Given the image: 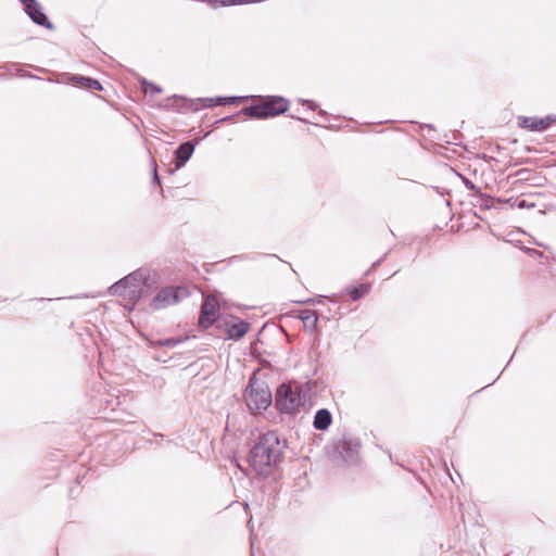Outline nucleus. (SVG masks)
Instances as JSON below:
<instances>
[{
  "instance_id": "obj_31",
  "label": "nucleus",
  "mask_w": 556,
  "mask_h": 556,
  "mask_svg": "<svg viewBox=\"0 0 556 556\" xmlns=\"http://www.w3.org/2000/svg\"><path fill=\"white\" fill-rule=\"evenodd\" d=\"M533 206H534V204H528L526 200H520L517 203L518 208H526V207L528 208V207H533Z\"/></svg>"
},
{
  "instance_id": "obj_23",
  "label": "nucleus",
  "mask_w": 556,
  "mask_h": 556,
  "mask_svg": "<svg viewBox=\"0 0 556 556\" xmlns=\"http://www.w3.org/2000/svg\"><path fill=\"white\" fill-rule=\"evenodd\" d=\"M181 342L180 339H177V338H168V339H164V340H160L156 342L157 345H161V346H167V348H174L176 346L177 344H179Z\"/></svg>"
},
{
  "instance_id": "obj_21",
  "label": "nucleus",
  "mask_w": 556,
  "mask_h": 556,
  "mask_svg": "<svg viewBox=\"0 0 556 556\" xmlns=\"http://www.w3.org/2000/svg\"><path fill=\"white\" fill-rule=\"evenodd\" d=\"M143 91H144V93H151V94L161 93L162 88L159 87L157 85H155L153 83H149L144 79L143 80Z\"/></svg>"
},
{
  "instance_id": "obj_22",
  "label": "nucleus",
  "mask_w": 556,
  "mask_h": 556,
  "mask_svg": "<svg viewBox=\"0 0 556 556\" xmlns=\"http://www.w3.org/2000/svg\"><path fill=\"white\" fill-rule=\"evenodd\" d=\"M78 79L83 80V81H88V85H86V89H93V90H102L103 89L101 83L97 79H93V78H78Z\"/></svg>"
},
{
  "instance_id": "obj_33",
  "label": "nucleus",
  "mask_w": 556,
  "mask_h": 556,
  "mask_svg": "<svg viewBox=\"0 0 556 556\" xmlns=\"http://www.w3.org/2000/svg\"><path fill=\"white\" fill-rule=\"evenodd\" d=\"M318 115L324 117V118H327L329 116V114L326 111H324V110H319L318 111Z\"/></svg>"
},
{
  "instance_id": "obj_18",
  "label": "nucleus",
  "mask_w": 556,
  "mask_h": 556,
  "mask_svg": "<svg viewBox=\"0 0 556 556\" xmlns=\"http://www.w3.org/2000/svg\"><path fill=\"white\" fill-rule=\"evenodd\" d=\"M255 99L256 97L254 96H232V97H217V102H222V105L223 104H229V105H235V104H238V103H241V102H244L247 101L248 99Z\"/></svg>"
},
{
  "instance_id": "obj_6",
  "label": "nucleus",
  "mask_w": 556,
  "mask_h": 556,
  "mask_svg": "<svg viewBox=\"0 0 556 556\" xmlns=\"http://www.w3.org/2000/svg\"><path fill=\"white\" fill-rule=\"evenodd\" d=\"M189 296V291L185 287H164L152 299L151 306L154 309H162L169 305L177 304Z\"/></svg>"
},
{
  "instance_id": "obj_27",
  "label": "nucleus",
  "mask_w": 556,
  "mask_h": 556,
  "mask_svg": "<svg viewBox=\"0 0 556 556\" xmlns=\"http://www.w3.org/2000/svg\"><path fill=\"white\" fill-rule=\"evenodd\" d=\"M152 184H156L159 186H161V179H160V176L157 174V169H156V163L155 161L153 160V176H152Z\"/></svg>"
},
{
  "instance_id": "obj_26",
  "label": "nucleus",
  "mask_w": 556,
  "mask_h": 556,
  "mask_svg": "<svg viewBox=\"0 0 556 556\" xmlns=\"http://www.w3.org/2000/svg\"><path fill=\"white\" fill-rule=\"evenodd\" d=\"M463 181H464L465 187L468 190L473 191L475 194H480V191H481L480 188H478L471 180H469L468 178L463 177Z\"/></svg>"
},
{
  "instance_id": "obj_37",
  "label": "nucleus",
  "mask_w": 556,
  "mask_h": 556,
  "mask_svg": "<svg viewBox=\"0 0 556 556\" xmlns=\"http://www.w3.org/2000/svg\"><path fill=\"white\" fill-rule=\"evenodd\" d=\"M155 437H156V438H161V439H163V438H164V435H163V434H161V433L155 434Z\"/></svg>"
},
{
  "instance_id": "obj_3",
  "label": "nucleus",
  "mask_w": 556,
  "mask_h": 556,
  "mask_svg": "<svg viewBox=\"0 0 556 556\" xmlns=\"http://www.w3.org/2000/svg\"><path fill=\"white\" fill-rule=\"evenodd\" d=\"M255 99H258L260 103L244 106L237 114H243V116L255 119H265L283 114L289 109V101L280 96L256 97Z\"/></svg>"
},
{
  "instance_id": "obj_12",
  "label": "nucleus",
  "mask_w": 556,
  "mask_h": 556,
  "mask_svg": "<svg viewBox=\"0 0 556 556\" xmlns=\"http://www.w3.org/2000/svg\"><path fill=\"white\" fill-rule=\"evenodd\" d=\"M134 280L132 271L128 274L127 276L123 277L118 281L114 282L109 288V293L114 296H124L131 301V292L129 287V281Z\"/></svg>"
},
{
  "instance_id": "obj_32",
  "label": "nucleus",
  "mask_w": 556,
  "mask_h": 556,
  "mask_svg": "<svg viewBox=\"0 0 556 556\" xmlns=\"http://www.w3.org/2000/svg\"><path fill=\"white\" fill-rule=\"evenodd\" d=\"M232 258H238V260H254V256H251L249 254H243V255H236V256H232Z\"/></svg>"
},
{
  "instance_id": "obj_16",
  "label": "nucleus",
  "mask_w": 556,
  "mask_h": 556,
  "mask_svg": "<svg viewBox=\"0 0 556 556\" xmlns=\"http://www.w3.org/2000/svg\"><path fill=\"white\" fill-rule=\"evenodd\" d=\"M370 291L369 283H361L357 287H348L346 293L351 296L353 301H358L363 296H365Z\"/></svg>"
},
{
  "instance_id": "obj_30",
  "label": "nucleus",
  "mask_w": 556,
  "mask_h": 556,
  "mask_svg": "<svg viewBox=\"0 0 556 556\" xmlns=\"http://www.w3.org/2000/svg\"><path fill=\"white\" fill-rule=\"evenodd\" d=\"M386 256H387V253H386L382 257H380L379 260H377L376 262H374V263H372V265H371V268H370V269H368V270L365 273V276H368V275L370 274V270H371V269L377 268L378 266H380V264L384 261Z\"/></svg>"
},
{
  "instance_id": "obj_7",
  "label": "nucleus",
  "mask_w": 556,
  "mask_h": 556,
  "mask_svg": "<svg viewBox=\"0 0 556 556\" xmlns=\"http://www.w3.org/2000/svg\"><path fill=\"white\" fill-rule=\"evenodd\" d=\"M217 329L226 332V339L240 340L250 330V324L235 316L217 320Z\"/></svg>"
},
{
  "instance_id": "obj_25",
  "label": "nucleus",
  "mask_w": 556,
  "mask_h": 556,
  "mask_svg": "<svg viewBox=\"0 0 556 556\" xmlns=\"http://www.w3.org/2000/svg\"><path fill=\"white\" fill-rule=\"evenodd\" d=\"M533 172L529 168H521L517 172V176L520 180H531Z\"/></svg>"
},
{
  "instance_id": "obj_24",
  "label": "nucleus",
  "mask_w": 556,
  "mask_h": 556,
  "mask_svg": "<svg viewBox=\"0 0 556 556\" xmlns=\"http://www.w3.org/2000/svg\"><path fill=\"white\" fill-rule=\"evenodd\" d=\"M77 78H88V77L87 76H81V75H72L71 79H70L73 85L86 89V85H88V81H83V80H79Z\"/></svg>"
},
{
  "instance_id": "obj_1",
  "label": "nucleus",
  "mask_w": 556,
  "mask_h": 556,
  "mask_svg": "<svg viewBox=\"0 0 556 556\" xmlns=\"http://www.w3.org/2000/svg\"><path fill=\"white\" fill-rule=\"evenodd\" d=\"M286 447V441H281L275 431L260 435L250 450V466L257 475L268 476L270 468L281 462Z\"/></svg>"
},
{
  "instance_id": "obj_13",
  "label": "nucleus",
  "mask_w": 556,
  "mask_h": 556,
  "mask_svg": "<svg viewBox=\"0 0 556 556\" xmlns=\"http://www.w3.org/2000/svg\"><path fill=\"white\" fill-rule=\"evenodd\" d=\"M194 151V144L191 141H185L175 150V167L181 168L191 157Z\"/></svg>"
},
{
  "instance_id": "obj_8",
  "label": "nucleus",
  "mask_w": 556,
  "mask_h": 556,
  "mask_svg": "<svg viewBox=\"0 0 556 556\" xmlns=\"http://www.w3.org/2000/svg\"><path fill=\"white\" fill-rule=\"evenodd\" d=\"M218 319H223L219 316L218 301L214 296H208L201 305L198 324L201 328L207 329L214 324L217 325Z\"/></svg>"
},
{
  "instance_id": "obj_20",
  "label": "nucleus",
  "mask_w": 556,
  "mask_h": 556,
  "mask_svg": "<svg viewBox=\"0 0 556 556\" xmlns=\"http://www.w3.org/2000/svg\"><path fill=\"white\" fill-rule=\"evenodd\" d=\"M479 200L477 201L480 207L490 210L493 206L494 199L490 195H486L480 191V194H476Z\"/></svg>"
},
{
  "instance_id": "obj_17",
  "label": "nucleus",
  "mask_w": 556,
  "mask_h": 556,
  "mask_svg": "<svg viewBox=\"0 0 556 556\" xmlns=\"http://www.w3.org/2000/svg\"><path fill=\"white\" fill-rule=\"evenodd\" d=\"M300 319L303 321L305 327H311L313 330L316 329L318 316L315 311H312V309L301 311Z\"/></svg>"
},
{
  "instance_id": "obj_19",
  "label": "nucleus",
  "mask_w": 556,
  "mask_h": 556,
  "mask_svg": "<svg viewBox=\"0 0 556 556\" xmlns=\"http://www.w3.org/2000/svg\"><path fill=\"white\" fill-rule=\"evenodd\" d=\"M142 283V280L139 279L138 277H136V280H130L129 281V289H130V292L132 293L131 294V301L132 302H138L140 299H142V292H141V285Z\"/></svg>"
},
{
  "instance_id": "obj_9",
  "label": "nucleus",
  "mask_w": 556,
  "mask_h": 556,
  "mask_svg": "<svg viewBox=\"0 0 556 556\" xmlns=\"http://www.w3.org/2000/svg\"><path fill=\"white\" fill-rule=\"evenodd\" d=\"M20 2L23 4V10L33 23L49 30L54 29V25L50 22L47 14L43 12L42 5L37 0H20Z\"/></svg>"
},
{
  "instance_id": "obj_35",
  "label": "nucleus",
  "mask_w": 556,
  "mask_h": 556,
  "mask_svg": "<svg viewBox=\"0 0 556 556\" xmlns=\"http://www.w3.org/2000/svg\"><path fill=\"white\" fill-rule=\"evenodd\" d=\"M291 117H292V118H296V119H299L300 122H303V123H305V124H307V123H308V121H307V119L302 118V117H296V116H294V115H291Z\"/></svg>"
},
{
  "instance_id": "obj_2",
  "label": "nucleus",
  "mask_w": 556,
  "mask_h": 556,
  "mask_svg": "<svg viewBox=\"0 0 556 556\" xmlns=\"http://www.w3.org/2000/svg\"><path fill=\"white\" fill-rule=\"evenodd\" d=\"M315 386L316 382L312 380L280 384L275 394L276 409L282 415L295 416L311 401V391Z\"/></svg>"
},
{
  "instance_id": "obj_36",
  "label": "nucleus",
  "mask_w": 556,
  "mask_h": 556,
  "mask_svg": "<svg viewBox=\"0 0 556 556\" xmlns=\"http://www.w3.org/2000/svg\"><path fill=\"white\" fill-rule=\"evenodd\" d=\"M425 126L429 129H433V126L431 124H426Z\"/></svg>"
},
{
  "instance_id": "obj_4",
  "label": "nucleus",
  "mask_w": 556,
  "mask_h": 556,
  "mask_svg": "<svg viewBox=\"0 0 556 556\" xmlns=\"http://www.w3.org/2000/svg\"><path fill=\"white\" fill-rule=\"evenodd\" d=\"M243 396L248 405V408L252 413L267 409V407L271 404L273 401L271 392L267 384L263 381L256 380L255 376H252L250 378L249 384L245 388Z\"/></svg>"
},
{
  "instance_id": "obj_15",
  "label": "nucleus",
  "mask_w": 556,
  "mask_h": 556,
  "mask_svg": "<svg viewBox=\"0 0 556 556\" xmlns=\"http://www.w3.org/2000/svg\"><path fill=\"white\" fill-rule=\"evenodd\" d=\"M217 97L215 98H197L194 100H190L189 108L193 111H199L205 108H214L217 105H222V102H217Z\"/></svg>"
},
{
  "instance_id": "obj_10",
  "label": "nucleus",
  "mask_w": 556,
  "mask_h": 556,
  "mask_svg": "<svg viewBox=\"0 0 556 556\" xmlns=\"http://www.w3.org/2000/svg\"><path fill=\"white\" fill-rule=\"evenodd\" d=\"M134 280H136V277L142 280L141 292L142 298L149 296L153 290H155L160 285V275L147 267H141L132 271Z\"/></svg>"
},
{
  "instance_id": "obj_29",
  "label": "nucleus",
  "mask_w": 556,
  "mask_h": 556,
  "mask_svg": "<svg viewBox=\"0 0 556 556\" xmlns=\"http://www.w3.org/2000/svg\"><path fill=\"white\" fill-rule=\"evenodd\" d=\"M239 115H240V114L235 113V114H232V115L224 116V117H222V118H219V119L215 121L213 125H214V126H217V125H218V124H220V123L229 122V121H231L232 118H235L236 116H239Z\"/></svg>"
},
{
  "instance_id": "obj_5",
  "label": "nucleus",
  "mask_w": 556,
  "mask_h": 556,
  "mask_svg": "<svg viewBox=\"0 0 556 556\" xmlns=\"http://www.w3.org/2000/svg\"><path fill=\"white\" fill-rule=\"evenodd\" d=\"M359 442L356 439L343 437L332 444L330 456L338 465L352 464L358 456Z\"/></svg>"
},
{
  "instance_id": "obj_11",
  "label": "nucleus",
  "mask_w": 556,
  "mask_h": 556,
  "mask_svg": "<svg viewBox=\"0 0 556 556\" xmlns=\"http://www.w3.org/2000/svg\"><path fill=\"white\" fill-rule=\"evenodd\" d=\"M518 119H519L518 125L520 127L529 129L531 131L546 130L552 125V123L555 121L549 115H547L543 118L520 116Z\"/></svg>"
},
{
  "instance_id": "obj_28",
  "label": "nucleus",
  "mask_w": 556,
  "mask_h": 556,
  "mask_svg": "<svg viewBox=\"0 0 556 556\" xmlns=\"http://www.w3.org/2000/svg\"><path fill=\"white\" fill-rule=\"evenodd\" d=\"M300 101H301V103L303 105H307L308 109L312 110V111H315L317 109V106H318L317 103L314 102L313 100L301 99Z\"/></svg>"
},
{
  "instance_id": "obj_14",
  "label": "nucleus",
  "mask_w": 556,
  "mask_h": 556,
  "mask_svg": "<svg viewBox=\"0 0 556 556\" xmlns=\"http://www.w3.org/2000/svg\"><path fill=\"white\" fill-rule=\"evenodd\" d=\"M332 424V415L327 408H320L315 413L313 427L316 430L325 431Z\"/></svg>"
},
{
  "instance_id": "obj_34",
  "label": "nucleus",
  "mask_w": 556,
  "mask_h": 556,
  "mask_svg": "<svg viewBox=\"0 0 556 556\" xmlns=\"http://www.w3.org/2000/svg\"><path fill=\"white\" fill-rule=\"evenodd\" d=\"M301 303H304V304H314L315 303V300L314 299H307L305 301H301Z\"/></svg>"
}]
</instances>
